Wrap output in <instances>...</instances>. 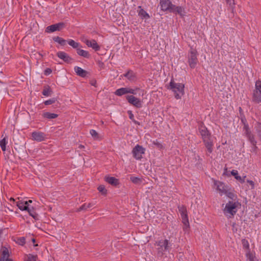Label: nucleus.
<instances>
[{
    "label": "nucleus",
    "mask_w": 261,
    "mask_h": 261,
    "mask_svg": "<svg viewBox=\"0 0 261 261\" xmlns=\"http://www.w3.org/2000/svg\"><path fill=\"white\" fill-rule=\"evenodd\" d=\"M67 42L69 45L72 46L74 48H76V49L80 47V44L78 42H75L72 39H69L67 41Z\"/></svg>",
    "instance_id": "36"
},
{
    "label": "nucleus",
    "mask_w": 261,
    "mask_h": 261,
    "mask_svg": "<svg viewBox=\"0 0 261 261\" xmlns=\"http://www.w3.org/2000/svg\"><path fill=\"white\" fill-rule=\"evenodd\" d=\"M52 72V70L50 68H46L45 70H44V74L46 75H48L49 74H50Z\"/></svg>",
    "instance_id": "52"
},
{
    "label": "nucleus",
    "mask_w": 261,
    "mask_h": 261,
    "mask_svg": "<svg viewBox=\"0 0 261 261\" xmlns=\"http://www.w3.org/2000/svg\"><path fill=\"white\" fill-rule=\"evenodd\" d=\"M246 256L250 261H254V256H253V254L250 252V250L246 252Z\"/></svg>",
    "instance_id": "45"
},
{
    "label": "nucleus",
    "mask_w": 261,
    "mask_h": 261,
    "mask_svg": "<svg viewBox=\"0 0 261 261\" xmlns=\"http://www.w3.org/2000/svg\"><path fill=\"white\" fill-rule=\"evenodd\" d=\"M160 5L161 6V10L163 11H169L172 12L173 8L174 7V5L170 0H160Z\"/></svg>",
    "instance_id": "10"
},
{
    "label": "nucleus",
    "mask_w": 261,
    "mask_h": 261,
    "mask_svg": "<svg viewBox=\"0 0 261 261\" xmlns=\"http://www.w3.org/2000/svg\"><path fill=\"white\" fill-rule=\"evenodd\" d=\"M239 204L237 202L228 201L223 210L225 216L228 218H232L237 212Z\"/></svg>",
    "instance_id": "3"
},
{
    "label": "nucleus",
    "mask_w": 261,
    "mask_h": 261,
    "mask_svg": "<svg viewBox=\"0 0 261 261\" xmlns=\"http://www.w3.org/2000/svg\"><path fill=\"white\" fill-rule=\"evenodd\" d=\"M153 144L155 145V146L160 149H162L164 148L163 145L160 142H159L157 140L154 141Z\"/></svg>",
    "instance_id": "44"
},
{
    "label": "nucleus",
    "mask_w": 261,
    "mask_h": 261,
    "mask_svg": "<svg viewBox=\"0 0 261 261\" xmlns=\"http://www.w3.org/2000/svg\"><path fill=\"white\" fill-rule=\"evenodd\" d=\"M8 143V141L6 137H4L0 141V146L2 150L3 151H5L6 150V145Z\"/></svg>",
    "instance_id": "35"
},
{
    "label": "nucleus",
    "mask_w": 261,
    "mask_h": 261,
    "mask_svg": "<svg viewBox=\"0 0 261 261\" xmlns=\"http://www.w3.org/2000/svg\"><path fill=\"white\" fill-rule=\"evenodd\" d=\"M254 130L259 140L261 141V123L257 122L255 124Z\"/></svg>",
    "instance_id": "28"
},
{
    "label": "nucleus",
    "mask_w": 261,
    "mask_h": 261,
    "mask_svg": "<svg viewBox=\"0 0 261 261\" xmlns=\"http://www.w3.org/2000/svg\"><path fill=\"white\" fill-rule=\"evenodd\" d=\"M79 147L80 148H84V146L83 145H80Z\"/></svg>",
    "instance_id": "55"
},
{
    "label": "nucleus",
    "mask_w": 261,
    "mask_h": 261,
    "mask_svg": "<svg viewBox=\"0 0 261 261\" xmlns=\"http://www.w3.org/2000/svg\"><path fill=\"white\" fill-rule=\"evenodd\" d=\"M42 116L44 118H46L48 119H53L58 117V115L55 113H51L50 112H44L42 114Z\"/></svg>",
    "instance_id": "29"
},
{
    "label": "nucleus",
    "mask_w": 261,
    "mask_h": 261,
    "mask_svg": "<svg viewBox=\"0 0 261 261\" xmlns=\"http://www.w3.org/2000/svg\"><path fill=\"white\" fill-rule=\"evenodd\" d=\"M25 211H28V212L29 213L30 215L31 216L34 218H35L36 217V214L34 212V208L33 207H29V205H28V208H27Z\"/></svg>",
    "instance_id": "39"
},
{
    "label": "nucleus",
    "mask_w": 261,
    "mask_h": 261,
    "mask_svg": "<svg viewBox=\"0 0 261 261\" xmlns=\"http://www.w3.org/2000/svg\"><path fill=\"white\" fill-rule=\"evenodd\" d=\"M121 76L126 77L130 82H133L136 80V75L131 70H129L126 73L121 75Z\"/></svg>",
    "instance_id": "20"
},
{
    "label": "nucleus",
    "mask_w": 261,
    "mask_h": 261,
    "mask_svg": "<svg viewBox=\"0 0 261 261\" xmlns=\"http://www.w3.org/2000/svg\"><path fill=\"white\" fill-rule=\"evenodd\" d=\"M117 96H121L124 94H127V87H123L118 89L114 92Z\"/></svg>",
    "instance_id": "26"
},
{
    "label": "nucleus",
    "mask_w": 261,
    "mask_h": 261,
    "mask_svg": "<svg viewBox=\"0 0 261 261\" xmlns=\"http://www.w3.org/2000/svg\"><path fill=\"white\" fill-rule=\"evenodd\" d=\"M7 261H12V260H7Z\"/></svg>",
    "instance_id": "59"
},
{
    "label": "nucleus",
    "mask_w": 261,
    "mask_h": 261,
    "mask_svg": "<svg viewBox=\"0 0 261 261\" xmlns=\"http://www.w3.org/2000/svg\"><path fill=\"white\" fill-rule=\"evenodd\" d=\"M244 129L245 130V134L249 141H251L253 143H255V136L252 133L251 131L249 128L248 124H245L244 126Z\"/></svg>",
    "instance_id": "14"
},
{
    "label": "nucleus",
    "mask_w": 261,
    "mask_h": 261,
    "mask_svg": "<svg viewBox=\"0 0 261 261\" xmlns=\"http://www.w3.org/2000/svg\"><path fill=\"white\" fill-rule=\"evenodd\" d=\"M247 182L251 186V188H250L251 189H253L254 188V182L253 181L251 180H247Z\"/></svg>",
    "instance_id": "50"
},
{
    "label": "nucleus",
    "mask_w": 261,
    "mask_h": 261,
    "mask_svg": "<svg viewBox=\"0 0 261 261\" xmlns=\"http://www.w3.org/2000/svg\"><path fill=\"white\" fill-rule=\"evenodd\" d=\"M171 12L178 14L181 16H184L186 14V11L183 7L176 6L175 5H174V7L173 8Z\"/></svg>",
    "instance_id": "18"
},
{
    "label": "nucleus",
    "mask_w": 261,
    "mask_h": 261,
    "mask_svg": "<svg viewBox=\"0 0 261 261\" xmlns=\"http://www.w3.org/2000/svg\"><path fill=\"white\" fill-rule=\"evenodd\" d=\"M83 41L89 47L92 48L95 51H98L100 49V46L97 44L96 41L94 40H88L87 39H83Z\"/></svg>",
    "instance_id": "13"
},
{
    "label": "nucleus",
    "mask_w": 261,
    "mask_h": 261,
    "mask_svg": "<svg viewBox=\"0 0 261 261\" xmlns=\"http://www.w3.org/2000/svg\"><path fill=\"white\" fill-rule=\"evenodd\" d=\"M242 245L244 249L247 250V251L249 250V244L247 240L243 239L242 240Z\"/></svg>",
    "instance_id": "40"
},
{
    "label": "nucleus",
    "mask_w": 261,
    "mask_h": 261,
    "mask_svg": "<svg viewBox=\"0 0 261 261\" xmlns=\"http://www.w3.org/2000/svg\"><path fill=\"white\" fill-rule=\"evenodd\" d=\"M10 200L11 201H13V202H14V201H15V200H14V199L13 198H11L10 199Z\"/></svg>",
    "instance_id": "56"
},
{
    "label": "nucleus",
    "mask_w": 261,
    "mask_h": 261,
    "mask_svg": "<svg viewBox=\"0 0 261 261\" xmlns=\"http://www.w3.org/2000/svg\"><path fill=\"white\" fill-rule=\"evenodd\" d=\"M53 40L62 46H64L66 43V41L65 39L59 36L54 37Z\"/></svg>",
    "instance_id": "31"
},
{
    "label": "nucleus",
    "mask_w": 261,
    "mask_h": 261,
    "mask_svg": "<svg viewBox=\"0 0 261 261\" xmlns=\"http://www.w3.org/2000/svg\"><path fill=\"white\" fill-rule=\"evenodd\" d=\"M25 202H28V204L30 203H32V201L31 200H29V201H24ZM29 205V204H28Z\"/></svg>",
    "instance_id": "54"
},
{
    "label": "nucleus",
    "mask_w": 261,
    "mask_h": 261,
    "mask_svg": "<svg viewBox=\"0 0 261 261\" xmlns=\"http://www.w3.org/2000/svg\"><path fill=\"white\" fill-rule=\"evenodd\" d=\"M167 89L173 92L175 98L177 99H180L185 93V85L181 83H175L172 79L170 81Z\"/></svg>",
    "instance_id": "2"
},
{
    "label": "nucleus",
    "mask_w": 261,
    "mask_h": 261,
    "mask_svg": "<svg viewBox=\"0 0 261 261\" xmlns=\"http://www.w3.org/2000/svg\"><path fill=\"white\" fill-rule=\"evenodd\" d=\"M246 176H244L243 177L238 175L237 177H236V179L239 180L241 183H244L245 182V179Z\"/></svg>",
    "instance_id": "47"
},
{
    "label": "nucleus",
    "mask_w": 261,
    "mask_h": 261,
    "mask_svg": "<svg viewBox=\"0 0 261 261\" xmlns=\"http://www.w3.org/2000/svg\"><path fill=\"white\" fill-rule=\"evenodd\" d=\"M231 174L234 177V178H236V177H237L239 175H238V172L237 170H232L231 171Z\"/></svg>",
    "instance_id": "51"
},
{
    "label": "nucleus",
    "mask_w": 261,
    "mask_h": 261,
    "mask_svg": "<svg viewBox=\"0 0 261 261\" xmlns=\"http://www.w3.org/2000/svg\"><path fill=\"white\" fill-rule=\"evenodd\" d=\"M214 184L220 196L225 195L229 197H231L232 194L229 192L228 186L219 180H214Z\"/></svg>",
    "instance_id": "4"
},
{
    "label": "nucleus",
    "mask_w": 261,
    "mask_h": 261,
    "mask_svg": "<svg viewBox=\"0 0 261 261\" xmlns=\"http://www.w3.org/2000/svg\"><path fill=\"white\" fill-rule=\"evenodd\" d=\"M182 222L184 224L183 230L185 231H188L189 228V222L188 215L181 216Z\"/></svg>",
    "instance_id": "22"
},
{
    "label": "nucleus",
    "mask_w": 261,
    "mask_h": 261,
    "mask_svg": "<svg viewBox=\"0 0 261 261\" xmlns=\"http://www.w3.org/2000/svg\"><path fill=\"white\" fill-rule=\"evenodd\" d=\"M203 143L207 149V155L210 156L213 151V140L211 135L202 139Z\"/></svg>",
    "instance_id": "9"
},
{
    "label": "nucleus",
    "mask_w": 261,
    "mask_h": 261,
    "mask_svg": "<svg viewBox=\"0 0 261 261\" xmlns=\"http://www.w3.org/2000/svg\"><path fill=\"white\" fill-rule=\"evenodd\" d=\"M97 189L99 192L101 193L102 194L106 195L107 194V191L103 185H100Z\"/></svg>",
    "instance_id": "41"
},
{
    "label": "nucleus",
    "mask_w": 261,
    "mask_h": 261,
    "mask_svg": "<svg viewBox=\"0 0 261 261\" xmlns=\"http://www.w3.org/2000/svg\"><path fill=\"white\" fill-rule=\"evenodd\" d=\"M64 26L63 22H60L48 26L46 29L45 32L48 33H52L57 31H60Z\"/></svg>",
    "instance_id": "11"
},
{
    "label": "nucleus",
    "mask_w": 261,
    "mask_h": 261,
    "mask_svg": "<svg viewBox=\"0 0 261 261\" xmlns=\"http://www.w3.org/2000/svg\"><path fill=\"white\" fill-rule=\"evenodd\" d=\"M226 2L232 13H233L235 9L234 0H226Z\"/></svg>",
    "instance_id": "37"
},
{
    "label": "nucleus",
    "mask_w": 261,
    "mask_h": 261,
    "mask_svg": "<svg viewBox=\"0 0 261 261\" xmlns=\"http://www.w3.org/2000/svg\"><path fill=\"white\" fill-rule=\"evenodd\" d=\"M96 81H94V82L91 83V85L94 86H96Z\"/></svg>",
    "instance_id": "53"
},
{
    "label": "nucleus",
    "mask_w": 261,
    "mask_h": 261,
    "mask_svg": "<svg viewBox=\"0 0 261 261\" xmlns=\"http://www.w3.org/2000/svg\"><path fill=\"white\" fill-rule=\"evenodd\" d=\"M138 10H137V12L138 15L142 19H148L150 17L149 15L142 8L141 6H138Z\"/></svg>",
    "instance_id": "19"
},
{
    "label": "nucleus",
    "mask_w": 261,
    "mask_h": 261,
    "mask_svg": "<svg viewBox=\"0 0 261 261\" xmlns=\"http://www.w3.org/2000/svg\"><path fill=\"white\" fill-rule=\"evenodd\" d=\"M57 56L61 60L66 63H69L72 58L65 52L60 51L57 53Z\"/></svg>",
    "instance_id": "17"
},
{
    "label": "nucleus",
    "mask_w": 261,
    "mask_h": 261,
    "mask_svg": "<svg viewBox=\"0 0 261 261\" xmlns=\"http://www.w3.org/2000/svg\"><path fill=\"white\" fill-rule=\"evenodd\" d=\"M9 256V253L8 249L6 247H4L0 257V261H7V260H10L8 258Z\"/></svg>",
    "instance_id": "21"
},
{
    "label": "nucleus",
    "mask_w": 261,
    "mask_h": 261,
    "mask_svg": "<svg viewBox=\"0 0 261 261\" xmlns=\"http://www.w3.org/2000/svg\"><path fill=\"white\" fill-rule=\"evenodd\" d=\"M199 132L202 139L211 135L207 128L202 123H200L199 126Z\"/></svg>",
    "instance_id": "15"
},
{
    "label": "nucleus",
    "mask_w": 261,
    "mask_h": 261,
    "mask_svg": "<svg viewBox=\"0 0 261 261\" xmlns=\"http://www.w3.org/2000/svg\"><path fill=\"white\" fill-rule=\"evenodd\" d=\"M90 134L94 140H100L101 139L100 136L95 130L91 129L90 130Z\"/></svg>",
    "instance_id": "34"
},
{
    "label": "nucleus",
    "mask_w": 261,
    "mask_h": 261,
    "mask_svg": "<svg viewBox=\"0 0 261 261\" xmlns=\"http://www.w3.org/2000/svg\"><path fill=\"white\" fill-rule=\"evenodd\" d=\"M13 240L18 245L21 246L24 245L25 243V238L23 237L16 238L15 239H13Z\"/></svg>",
    "instance_id": "33"
},
{
    "label": "nucleus",
    "mask_w": 261,
    "mask_h": 261,
    "mask_svg": "<svg viewBox=\"0 0 261 261\" xmlns=\"http://www.w3.org/2000/svg\"><path fill=\"white\" fill-rule=\"evenodd\" d=\"M37 256L32 254H29L27 256V261H36Z\"/></svg>",
    "instance_id": "46"
},
{
    "label": "nucleus",
    "mask_w": 261,
    "mask_h": 261,
    "mask_svg": "<svg viewBox=\"0 0 261 261\" xmlns=\"http://www.w3.org/2000/svg\"><path fill=\"white\" fill-rule=\"evenodd\" d=\"M16 205L21 211H25L28 208V202L19 200L17 202Z\"/></svg>",
    "instance_id": "24"
},
{
    "label": "nucleus",
    "mask_w": 261,
    "mask_h": 261,
    "mask_svg": "<svg viewBox=\"0 0 261 261\" xmlns=\"http://www.w3.org/2000/svg\"><path fill=\"white\" fill-rule=\"evenodd\" d=\"M236 225V223H233L232 225V227H234Z\"/></svg>",
    "instance_id": "57"
},
{
    "label": "nucleus",
    "mask_w": 261,
    "mask_h": 261,
    "mask_svg": "<svg viewBox=\"0 0 261 261\" xmlns=\"http://www.w3.org/2000/svg\"><path fill=\"white\" fill-rule=\"evenodd\" d=\"M145 149L142 146L137 144L132 150L133 157L137 160H140L143 154L145 153Z\"/></svg>",
    "instance_id": "7"
},
{
    "label": "nucleus",
    "mask_w": 261,
    "mask_h": 261,
    "mask_svg": "<svg viewBox=\"0 0 261 261\" xmlns=\"http://www.w3.org/2000/svg\"><path fill=\"white\" fill-rule=\"evenodd\" d=\"M105 180L113 186H116L119 184L118 179L114 177L106 176Z\"/></svg>",
    "instance_id": "25"
},
{
    "label": "nucleus",
    "mask_w": 261,
    "mask_h": 261,
    "mask_svg": "<svg viewBox=\"0 0 261 261\" xmlns=\"http://www.w3.org/2000/svg\"><path fill=\"white\" fill-rule=\"evenodd\" d=\"M42 94L45 96H49L51 95L52 91L48 86H45L44 87L42 91Z\"/></svg>",
    "instance_id": "30"
},
{
    "label": "nucleus",
    "mask_w": 261,
    "mask_h": 261,
    "mask_svg": "<svg viewBox=\"0 0 261 261\" xmlns=\"http://www.w3.org/2000/svg\"><path fill=\"white\" fill-rule=\"evenodd\" d=\"M250 143L252 144V145L253 146V147L252 148V151L253 152H256V150L257 149V147L256 146V144H257V141L255 139V143H253L251 141H249Z\"/></svg>",
    "instance_id": "48"
},
{
    "label": "nucleus",
    "mask_w": 261,
    "mask_h": 261,
    "mask_svg": "<svg viewBox=\"0 0 261 261\" xmlns=\"http://www.w3.org/2000/svg\"><path fill=\"white\" fill-rule=\"evenodd\" d=\"M130 180L133 183L135 184H140L142 181V180L139 177L134 176H132L130 177Z\"/></svg>",
    "instance_id": "38"
},
{
    "label": "nucleus",
    "mask_w": 261,
    "mask_h": 261,
    "mask_svg": "<svg viewBox=\"0 0 261 261\" xmlns=\"http://www.w3.org/2000/svg\"><path fill=\"white\" fill-rule=\"evenodd\" d=\"M74 69L76 74L79 76L84 77H85L87 75V72L82 69L81 67L75 66L74 67Z\"/></svg>",
    "instance_id": "23"
},
{
    "label": "nucleus",
    "mask_w": 261,
    "mask_h": 261,
    "mask_svg": "<svg viewBox=\"0 0 261 261\" xmlns=\"http://www.w3.org/2000/svg\"><path fill=\"white\" fill-rule=\"evenodd\" d=\"M32 241H33V242H35V239H33L32 240Z\"/></svg>",
    "instance_id": "58"
},
{
    "label": "nucleus",
    "mask_w": 261,
    "mask_h": 261,
    "mask_svg": "<svg viewBox=\"0 0 261 261\" xmlns=\"http://www.w3.org/2000/svg\"><path fill=\"white\" fill-rule=\"evenodd\" d=\"M144 93V91L139 87H135L134 88L127 87V93L132 94L133 95L138 94L139 95L143 96Z\"/></svg>",
    "instance_id": "16"
},
{
    "label": "nucleus",
    "mask_w": 261,
    "mask_h": 261,
    "mask_svg": "<svg viewBox=\"0 0 261 261\" xmlns=\"http://www.w3.org/2000/svg\"><path fill=\"white\" fill-rule=\"evenodd\" d=\"M56 100H57L56 98H53L45 100L44 102V103L45 105L48 106V105H51V104L55 103L56 101Z\"/></svg>",
    "instance_id": "43"
},
{
    "label": "nucleus",
    "mask_w": 261,
    "mask_h": 261,
    "mask_svg": "<svg viewBox=\"0 0 261 261\" xmlns=\"http://www.w3.org/2000/svg\"><path fill=\"white\" fill-rule=\"evenodd\" d=\"M252 101L255 103L261 102V80H258L255 84V89L253 92Z\"/></svg>",
    "instance_id": "5"
},
{
    "label": "nucleus",
    "mask_w": 261,
    "mask_h": 261,
    "mask_svg": "<svg viewBox=\"0 0 261 261\" xmlns=\"http://www.w3.org/2000/svg\"><path fill=\"white\" fill-rule=\"evenodd\" d=\"M197 51L195 49L191 48L188 56V63L191 68H194L198 62Z\"/></svg>",
    "instance_id": "6"
},
{
    "label": "nucleus",
    "mask_w": 261,
    "mask_h": 261,
    "mask_svg": "<svg viewBox=\"0 0 261 261\" xmlns=\"http://www.w3.org/2000/svg\"><path fill=\"white\" fill-rule=\"evenodd\" d=\"M76 53L77 54L83 57L86 58H90V54L88 51L77 48L76 49Z\"/></svg>",
    "instance_id": "27"
},
{
    "label": "nucleus",
    "mask_w": 261,
    "mask_h": 261,
    "mask_svg": "<svg viewBox=\"0 0 261 261\" xmlns=\"http://www.w3.org/2000/svg\"><path fill=\"white\" fill-rule=\"evenodd\" d=\"M31 136L32 139L37 142L43 141L46 138L45 134L41 132H32Z\"/></svg>",
    "instance_id": "12"
},
{
    "label": "nucleus",
    "mask_w": 261,
    "mask_h": 261,
    "mask_svg": "<svg viewBox=\"0 0 261 261\" xmlns=\"http://www.w3.org/2000/svg\"><path fill=\"white\" fill-rule=\"evenodd\" d=\"M154 246L158 255L162 256L169 252L171 244L167 239H161L155 241Z\"/></svg>",
    "instance_id": "1"
},
{
    "label": "nucleus",
    "mask_w": 261,
    "mask_h": 261,
    "mask_svg": "<svg viewBox=\"0 0 261 261\" xmlns=\"http://www.w3.org/2000/svg\"><path fill=\"white\" fill-rule=\"evenodd\" d=\"M126 99L129 104L133 105V106L137 108H140L142 107V100H141L140 98H137L133 95H127L126 96Z\"/></svg>",
    "instance_id": "8"
},
{
    "label": "nucleus",
    "mask_w": 261,
    "mask_h": 261,
    "mask_svg": "<svg viewBox=\"0 0 261 261\" xmlns=\"http://www.w3.org/2000/svg\"><path fill=\"white\" fill-rule=\"evenodd\" d=\"M127 113H128V114L129 115V118L130 120H132L133 121L136 122V121L134 119V114H133L132 112L131 111H127Z\"/></svg>",
    "instance_id": "49"
},
{
    "label": "nucleus",
    "mask_w": 261,
    "mask_h": 261,
    "mask_svg": "<svg viewBox=\"0 0 261 261\" xmlns=\"http://www.w3.org/2000/svg\"><path fill=\"white\" fill-rule=\"evenodd\" d=\"M94 205H95V203H89L88 204H86V203H85L82 205V206L80 207V209L81 210L87 209L88 208H90V207L93 206Z\"/></svg>",
    "instance_id": "42"
},
{
    "label": "nucleus",
    "mask_w": 261,
    "mask_h": 261,
    "mask_svg": "<svg viewBox=\"0 0 261 261\" xmlns=\"http://www.w3.org/2000/svg\"><path fill=\"white\" fill-rule=\"evenodd\" d=\"M179 212L181 216H184L185 215H188L187 210L186 206L184 205H179L178 206Z\"/></svg>",
    "instance_id": "32"
}]
</instances>
